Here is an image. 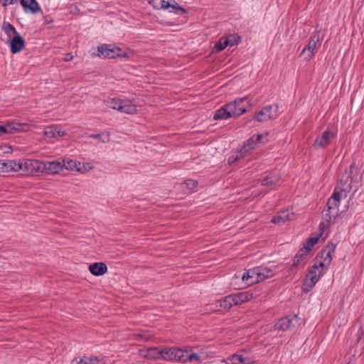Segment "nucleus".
I'll use <instances>...</instances> for the list:
<instances>
[{"mask_svg": "<svg viewBox=\"0 0 364 364\" xmlns=\"http://www.w3.org/2000/svg\"><path fill=\"white\" fill-rule=\"evenodd\" d=\"M1 29L6 34L8 38L11 39L14 36L19 35L18 32L9 22L4 21L1 25Z\"/></svg>", "mask_w": 364, "mask_h": 364, "instance_id": "7c9ffc66", "label": "nucleus"}, {"mask_svg": "<svg viewBox=\"0 0 364 364\" xmlns=\"http://www.w3.org/2000/svg\"><path fill=\"white\" fill-rule=\"evenodd\" d=\"M18 0H0L2 4V6L6 7L9 5L14 4L18 2Z\"/></svg>", "mask_w": 364, "mask_h": 364, "instance_id": "79ce46f5", "label": "nucleus"}, {"mask_svg": "<svg viewBox=\"0 0 364 364\" xmlns=\"http://www.w3.org/2000/svg\"><path fill=\"white\" fill-rule=\"evenodd\" d=\"M247 97H245L242 98L236 99L235 100L227 104L232 105L233 107L232 109L234 113H231L233 117H238L242 114L246 112V108L243 104L245 101H247Z\"/></svg>", "mask_w": 364, "mask_h": 364, "instance_id": "f3484780", "label": "nucleus"}, {"mask_svg": "<svg viewBox=\"0 0 364 364\" xmlns=\"http://www.w3.org/2000/svg\"><path fill=\"white\" fill-rule=\"evenodd\" d=\"M90 137L98 139L100 141L107 143L110 140V134L109 132H102L97 134H91Z\"/></svg>", "mask_w": 364, "mask_h": 364, "instance_id": "58836bf2", "label": "nucleus"}, {"mask_svg": "<svg viewBox=\"0 0 364 364\" xmlns=\"http://www.w3.org/2000/svg\"><path fill=\"white\" fill-rule=\"evenodd\" d=\"M279 176L277 173H271L262 180V185L266 186H271L278 183L279 181Z\"/></svg>", "mask_w": 364, "mask_h": 364, "instance_id": "c756f323", "label": "nucleus"}, {"mask_svg": "<svg viewBox=\"0 0 364 364\" xmlns=\"http://www.w3.org/2000/svg\"><path fill=\"white\" fill-rule=\"evenodd\" d=\"M73 55L70 53L66 54V58H65V60L68 61L73 59Z\"/></svg>", "mask_w": 364, "mask_h": 364, "instance_id": "37998d69", "label": "nucleus"}, {"mask_svg": "<svg viewBox=\"0 0 364 364\" xmlns=\"http://www.w3.org/2000/svg\"><path fill=\"white\" fill-rule=\"evenodd\" d=\"M140 355L147 359L160 360L161 359L162 353L161 350H159L158 348L153 347L141 350Z\"/></svg>", "mask_w": 364, "mask_h": 364, "instance_id": "5701e85b", "label": "nucleus"}, {"mask_svg": "<svg viewBox=\"0 0 364 364\" xmlns=\"http://www.w3.org/2000/svg\"><path fill=\"white\" fill-rule=\"evenodd\" d=\"M202 360L203 359L200 354L192 353L188 350H184V353L183 355V360L181 363L197 362L200 363L202 362Z\"/></svg>", "mask_w": 364, "mask_h": 364, "instance_id": "c85d7f7f", "label": "nucleus"}, {"mask_svg": "<svg viewBox=\"0 0 364 364\" xmlns=\"http://www.w3.org/2000/svg\"><path fill=\"white\" fill-rule=\"evenodd\" d=\"M134 55V52L124 46L115 48V58H130Z\"/></svg>", "mask_w": 364, "mask_h": 364, "instance_id": "473e14b6", "label": "nucleus"}, {"mask_svg": "<svg viewBox=\"0 0 364 364\" xmlns=\"http://www.w3.org/2000/svg\"><path fill=\"white\" fill-rule=\"evenodd\" d=\"M308 254H309V252H307V250L306 249H304L303 247L301 248L298 251L297 254L296 255V256L294 257V262H293L292 266H291V269H293L294 267H296L300 264H301V262L304 259L305 257Z\"/></svg>", "mask_w": 364, "mask_h": 364, "instance_id": "72a5a7b5", "label": "nucleus"}, {"mask_svg": "<svg viewBox=\"0 0 364 364\" xmlns=\"http://www.w3.org/2000/svg\"><path fill=\"white\" fill-rule=\"evenodd\" d=\"M245 156L247 155L242 152V149L237 151H232L228 159V164L230 165L234 164L237 161L240 160L241 159H243Z\"/></svg>", "mask_w": 364, "mask_h": 364, "instance_id": "c9c22d12", "label": "nucleus"}, {"mask_svg": "<svg viewBox=\"0 0 364 364\" xmlns=\"http://www.w3.org/2000/svg\"><path fill=\"white\" fill-rule=\"evenodd\" d=\"M63 169H67L70 171H80V168L78 167L80 163L75 160H73L69 158H65L63 161H61Z\"/></svg>", "mask_w": 364, "mask_h": 364, "instance_id": "2f4dec72", "label": "nucleus"}, {"mask_svg": "<svg viewBox=\"0 0 364 364\" xmlns=\"http://www.w3.org/2000/svg\"><path fill=\"white\" fill-rule=\"evenodd\" d=\"M23 168V162L16 161L15 160H0V169L2 172H17Z\"/></svg>", "mask_w": 364, "mask_h": 364, "instance_id": "2eb2a0df", "label": "nucleus"}, {"mask_svg": "<svg viewBox=\"0 0 364 364\" xmlns=\"http://www.w3.org/2000/svg\"><path fill=\"white\" fill-rule=\"evenodd\" d=\"M89 270L95 276H101L107 272V267L103 262H95L89 265Z\"/></svg>", "mask_w": 364, "mask_h": 364, "instance_id": "bb28decb", "label": "nucleus"}, {"mask_svg": "<svg viewBox=\"0 0 364 364\" xmlns=\"http://www.w3.org/2000/svg\"><path fill=\"white\" fill-rule=\"evenodd\" d=\"M232 105H224L215 112L213 119H227L233 117L231 114V113H234L232 109Z\"/></svg>", "mask_w": 364, "mask_h": 364, "instance_id": "6ab92c4d", "label": "nucleus"}, {"mask_svg": "<svg viewBox=\"0 0 364 364\" xmlns=\"http://www.w3.org/2000/svg\"><path fill=\"white\" fill-rule=\"evenodd\" d=\"M65 131L63 130L60 127L51 125L46 127L44 134L47 138L62 137L65 135Z\"/></svg>", "mask_w": 364, "mask_h": 364, "instance_id": "4be33fe9", "label": "nucleus"}, {"mask_svg": "<svg viewBox=\"0 0 364 364\" xmlns=\"http://www.w3.org/2000/svg\"><path fill=\"white\" fill-rule=\"evenodd\" d=\"M97 55L109 58H114V48L111 45L102 44L97 48Z\"/></svg>", "mask_w": 364, "mask_h": 364, "instance_id": "cd10ccee", "label": "nucleus"}, {"mask_svg": "<svg viewBox=\"0 0 364 364\" xmlns=\"http://www.w3.org/2000/svg\"><path fill=\"white\" fill-rule=\"evenodd\" d=\"M197 181L191 179L186 180L183 183H181V186L183 190L186 191V193H189L195 189L197 186Z\"/></svg>", "mask_w": 364, "mask_h": 364, "instance_id": "e433bc0d", "label": "nucleus"}, {"mask_svg": "<svg viewBox=\"0 0 364 364\" xmlns=\"http://www.w3.org/2000/svg\"><path fill=\"white\" fill-rule=\"evenodd\" d=\"M236 305L241 304L244 302L249 301L252 297V294L248 291L240 292L238 294H233Z\"/></svg>", "mask_w": 364, "mask_h": 364, "instance_id": "f704fd0d", "label": "nucleus"}, {"mask_svg": "<svg viewBox=\"0 0 364 364\" xmlns=\"http://www.w3.org/2000/svg\"><path fill=\"white\" fill-rule=\"evenodd\" d=\"M294 219V215L291 210L287 209L280 212L277 215L272 219L273 223L283 225L285 222Z\"/></svg>", "mask_w": 364, "mask_h": 364, "instance_id": "aec40b11", "label": "nucleus"}, {"mask_svg": "<svg viewBox=\"0 0 364 364\" xmlns=\"http://www.w3.org/2000/svg\"><path fill=\"white\" fill-rule=\"evenodd\" d=\"M20 4L26 13L37 14L42 11L36 0H20Z\"/></svg>", "mask_w": 364, "mask_h": 364, "instance_id": "a211bd4d", "label": "nucleus"}, {"mask_svg": "<svg viewBox=\"0 0 364 364\" xmlns=\"http://www.w3.org/2000/svg\"><path fill=\"white\" fill-rule=\"evenodd\" d=\"M43 173L48 174H55L58 173L63 170L61 161H43Z\"/></svg>", "mask_w": 364, "mask_h": 364, "instance_id": "dca6fc26", "label": "nucleus"}, {"mask_svg": "<svg viewBox=\"0 0 364 364\" xmlns=\"http://www.w3.org/2000/svg\"><path fill=\"white\" fill-rule=\"evenodd\" d=\"M71 364H105V362L102 359H99L97 357H77L75 358L72 361Z\"/></svg>", "mask_w": 364, "mask_h": 364, "instance_id": "393cba45", "label": "nucleus"}, {"mask_svg": "<svg viewBox=\"0 0 364 364\" xmlns=\"http://www.w3.org/2000/svg\"><path fill=\"white\" fill-rule=\"evenodd\" d=\"M115 110L131 114L136 112V106L129 100L119 98L115 100Z\"/></svg>", "mask_w": 364, "mask_h": 364, "instance_id": "4468645a", "label": "nucleus"}, {"mask_svg": "<svg viewBox=\"0 0 364 364\" xmlns=\"http://www.w3.org/2000/svg\"><path fill=\"white\" fill-rule=\"evenodd\" d=\"M353 188L352 181L348 182V178L341 179L340 183L336 186L332 196L328 199L327 208L322 212V221L320 224V235H323V230L328 226L333 219H335L339 212L340 200L347 197V193Z\"/></svg>", "mask_w": 364, "mask_h": 364, "instance_id": "f257e3e1", "label": "nucleus"}, {"mask_svg": "<svg viewBox=\"0 0 364 364\" xmlns=\"http://www.w3.org/2000/svg\"><path fill=\"white\" fill-rule=\"evenodd\" d=\"M225 41L228 42V46H234L237 45L240 42V38L236 35H230L227 38H225Z\"/></svg>", "mask_w": 364, "mask_h": 364, "instance_id": "a19ab883", "label": "nucleus"}, {"mask_svg": "<svg viewBox=\"0 0 364 364\" xmlns=\"http://www.w3.org/2000/svg\"><path fill=\"white\" fill-rule=\"evenodd\" d=\"M25 46V41L19 35L14 36L10 39V47L12 53H18L23 50Z\"/></svg>", "mask_w": 364, "mask_h": 364, "instance_id": "412c9836", "label": "nucleus"}, {"mask_svg": "<svg viewBox=\"0 0 364 364\" xmlns=\"http://www.w3.org/2000/svg\"><path fill=\"white\" fill-rule=\"evenodd\" d=\"M149 4L155 9H162L173 12L176 14H186V10L181 7L175 0L166 1L165 0H149Z\"/></svg>", "mask_w": 364, "mask_h": 364, "instance_id": "39448f33", "label": "nucleus"}, {"mask_svg": "<svg viewBox=\"0 0 364 364\" xmlns=\"http://www.w3.org/2000/svg\"><path fill=\"white\" fill-rule=\"evenodd\" d=\"M321 45V42L319 33H314L311 37L307 46L305 47L301 52V55L304 56V59L306 60L311 59Z\"/></svg>", "mask_w": 364, "mask_h": 364, "instance_id": "0eeeda50", "label": "nucleus"}, {"mask_svg": "<svg viewBox=\"0 0 364 364\" xmlns=\"http://www.w3.org/2000/svg\"><path fill=\"white\" fill-rule=\"evenodd\" d=\"M335 248L336 247L333 244L328 245L320 252L316 260V264L326 270L331 263Z\"/></svg>", "mask_w": 364, "mask_h": 364, "instance_id": "6e6552de", "label": "nucleus"}, {"mask_svg": "<svg viewBox=\"0 0 364 364\" xmlns=\"http://www.w3.org/2000/svg\"><path fill=\"white\" fill-rule=\"evenodd\" d=\"M21 130H23V125L16 122L9 123L5 126L0 125V136L4 134H14Z\"/></svg>", "mask_w": 364, "mask_h": 364, "instance_id": "b1692460", "label": "nucleus"}, {"mask_svg": "<svg viewBox=\"0 0 364 364\" xmlns=\"http://www.w3.org/2000/svg\"><path fill=\"white\" fill-rule=\"evenodd\" d=\"M225 39V38H222L216 43V44L214 46V49L215 50V51L220 52L228 46L229 43L226 42Z\"/></svg>", "mask_w": 364, "mask_h": 364, "instance_id": "ea45409f", "label": "nucleus"}, {"mask_svg": "<svg viewBox=\"0 0 364 364\" xmlns=\"http://www.w3.org/2000/svg\"><path fill=\"white\" fill-rule=\"evenodd\" d=\"M267 141V134H259L252 136L242 146V152L248 155L251 151L257 148L260 144Z\"/></svg>", "mask_w": 364, "mask_h": 364, "instance_id": "1a4fd4ad", "label": "nucleus"}, {"mask_svg": "<svg viewBox=\"0 0 364 364\" xmlns=\"http://www.w3.org/2000/svg\"><path fill=\"white\" fill-rule=\"evenodd\" d=\"M255 360L254 355L250 350L243 349L228 356L222 362L225 364H252Z\"/></svg>", "mask_w": 364, "mask_h": 364, "instance_id": "20e7f679", "label": "nucleus"}, {"mask_svg": "<svg viewBox=\"0 0 364 364\" xmlns=\"http://www.w3.org/2000/svg\"><path fill=\"white\" fill-rule=\"evenodd\" d=\"M326 269L321 268L318 264H315L309 271L302 285L303 291H309L318 282L321 277L324 274Z\"/></svg>", "mask_w": 364, "mask_h": 364, "instance_id": "7ed1b4c3", "label": "nucleus"}, {"mask_svg": "<svg viewBox=\"0 0 364 364\" xmlns=\"http://www.w3.org/2000/svg\"><path fill=\"white\" fill-rule=\"evenodd\" d=\"M43 161L36 159H26L23 163V169L24 172L29 175L43 173Z\"/></svg>", "mask_w": 364, "mask_h": 364, "instance_id": "9b49d317", "label": "nucleus"}, {"mask_svg": "<svg viewBox=\"0 0 364 364\" xmlns=\"http://www.w3.org/2000/svg\"><path fill=\"white\" fill-rule=\"evenodd\" d=\"M161 353L162 360L181 363L184 350L176 348H166L161 350Z\"/></svg>", "mask_w": 364, "mask_h": 364, "instance_id": "f8f14e48", "label": "nucleus"}, {"mask_svg": "<svg viewBox=\"0 0 364 364\" xmlns=\"http://www.w3.org/2000/svg\"><path fill=\"white\" fill-rule=\"evenodd\" d=\"M318 236L310 237L306 240L303 248L306 249L307 252H309L311 250V248L318 242Z\"/></svg>", "mask_w": 364, "mask_h": 364, "instance_id": "4c0bfd02", "label": "nucleus"}, {"mask_svg": "<svg viewBox=\"0 0 364 364\" xmlns=\"http://www.w3.org/2000/svg\"><path fill=\"white\" fill-rule=\"evenodd\" d=\"M276 267H257L247 270L243 274H236L235 277H241L242 287L250 286L253 284L262 282L274 276Z\"/></svg>", "mask_w": 364, "mask_h": 364, "instance_id": "f03ea898", "label": "nucleus"}, {"mask_svg": "<svg viewBox=\"0 0 364 364\" xmlns=\"http://www.w3.org/2000/svg\"><path fill=\"white\" fill-rule=\"evenodd\" d=\"M236 305L233 294L228 295L216 301L215 307H220L223 309H229L232 306Z\"/></svg>", "mask_w": 364, "mask_h": 364, "instance_id": "a878e982", "label": "nucleus"}, {"mask_svg": "<svg viewBox=\"0 0 364 364\" xmlns=\"http://www.w3.org/2000/svg\"><path fill=\"white\" fill-rule=\"evenodd\" d=\"M278 105L272 104L264 107L258 112H256L254 119L259 122H264L278 117Z\"/></svg>", "mask_w": 364, "mask_h": 364, "instance_id": "423d86ee", "label": "nucleus"}, {"mask_svg": "<svg viewBox=\"0 0 364 364\" xmlns=\"http://www.w3.org/2000/svg\"><path fill=\"white\" fill-rule=\"evenodd\" d=\"M336 133L334 131L327 129L316 136L314 143V148L322 149L326 147L336 138Z\"/></svg>", "mask_w": 364, "mask_h": 364, "instance_id": "9d476101", "label": "nucleus"}, {"mask_svg": "<svg viewBox=\"0 0 364 364\" xmlns=\"http://www.w3.org/2000/svg\"><path fill=\"white\" fill-rule=\"evenodd\" d=\"M299 321V318L296 315H289L279 319L274 327L277 330L286 331L298 325Z\"/></svg>", "mask_w": 364, "mask_h": 364, "instance_id": "ddd939ff", "label": "nucleus"}]
</instances>
